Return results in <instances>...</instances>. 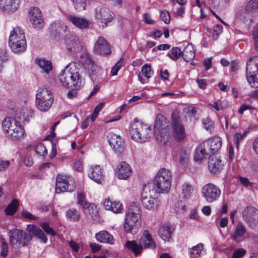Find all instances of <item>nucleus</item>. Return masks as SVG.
I'll use <instances>...</instances> for the list:
<instances>
[{"label": "nucleus", "mask_w": 258, "mask_h": 258, "mask_svg": "<svg viewBox=\"0 0 258 258\" xmlns=\"http://www.w3.org/2000/svg\"><path fill=\"white\" fill-rule=\"evenodd\" d=\"M74 181L71 177L59 174L56 178L55 192L59 194L61 192H71L75 189Z\"/></svg>", "instance_id": "15"}, {"label": "nucleus", "mask_w": 258, "mask_h": 258, "mask_svg": "<svg viewBox=\"0 0 258 258\" xmlns=\"http://www.w3.org/2000/svg\"><path fill=\"white\" fill-rule=\"evenodd\" d=\"M85 65L88 69L90 77L93 82L99 81L102 79L101 76L103 70L95 64L90 58L87 57L86 58Z\"/></svg>", "instance_id": "18"}, {"label": "nucleus", "mask_w": 258, "mask_h": 258, "mask_svg": "<svg viewBox=\"0 0 258 258\" xmlns=\"http://www.w3.org/2000/svg\"><path fill=\"white\" fill-rule=\"evenodd\" d=\"M242 217L248 227L258 231V210L252 206L246 207L242 212Z\"/></svg>", "instance_id": "16"}, {"label": "nucleus", "mask_w": 258, "mask_h": 258, "mask_svg": "<svg viewBox=\"0 0 258 258\" xmlns=\"http://www.w3.org/2000/svg\"><path fill=\"white\" fill-rule=\"evenodd\" d=\"M141 72L142 75L147 79L151 78L154 74L151 66L147 63L142 67Z\"/></svg>", "instance_id": "47"}, {"label": "nucleus", "mask_w": 258, "mask_h": 258, "mask_svg": "<svg viewBox=\"0 0 258 258\" xmlns=\"http://www.w3.org/2000/svg\"><path fill=\"white\" fill-rule=\"evenodd\" d=\"M160 18L165 24H169L170 22V15L166 10H163L161 12Z\"/></svg>", "instance_id": "57"}, {"label": "nucleus", "mask_w": 258, "mask_h": 258, "mask_svg": "<svg viewBox=\"0 0 258 258\" xmlns=\"http://www.w3.org/2000/svg\"><path fill=\"white\" fill-rule=\"evenodd\" d=\"M141 224L140 208L136 204H131L126 213L124 229L126 232H136Z\"/></svg>", "instance_id": "5"}, {"label": "nucleus", "mask_w": 258, "mask_h": 258, "mask_svg": "<svg viewBox=\"0 0 258 258\" xmlns=\"http://www.w3.org/2000/svg\"><path fill=\"white\" fill-rule=\"evenodd\" d=\"M94 16L97 22L101 24L102 28L105 27L108 23L112 21L114 14L107 8L98 6L94 10Z\"/></svg>", "instance_id": "14"}, {"label": "nucleus", "mask_w": 258, "mask_h": 258, "mask_svg": "<svg viewBox=\"0 0 258 258\" xmlns=\"http://www.w3.org/2000/svg\"><path fill=\"white\" fill-rule=\"evenodd\" d=\"M108 141L114 152L120 153L123 150V141L119 135L113 133H109L107 135Z\"/></svg>", "instance_id": "21"}, {"label": "nucleus", "mask_w": 258, "mask_h": 258, "mask_svg": "<svg viewBox=\"0 0 258 258\" xmlns=\"http://www.w3.org/2000/svg\"><path fill=\"white\" fill-rule=\"evenodd\" d=\"M166 123L165 117L162 114H158L154 125V133L157 141L161 144L166 143L170 137L169 128Z\"/></svg>", "instance_id": "9"}, {"label": "nucleus", "mask_w": 258, "mask_h": 258, "mask_svg": "<svg viewBox=\"0 0 258 258\" xmlns=\"http://www.w3.org/2000/svg\"><path fill=\"white\" fill-rule=\"evenodd\" d=\"M103 205L106 210L115 213H120L122 211V205L119 202L112 201L108 199H105Z\"/></svg>", "instance_id": "30"}, {"label": "nucleus", "mask_w": 258, "mask_h": 258, "mask_svg": "<svg viewBox=\"0 0 258 258\" xmlns=\"http://www.w3.org/2000/svg\"><path fill=\"white\" fill-rule=\"evenodd\" d=\"M41 227L47 234H50L51 236H54L56 234V232L49 227L47 223H42Z\"/></svg>", "instance_id": "54"}, {"label": "nucleus", "mask_w": 258, "mask_h": 258, "mask_svg": "<svg viewBox=\"0 0 258 258\" xmlns=\"http://www.w3.org/2000/svg\"><path fill=\"white\" fill-rule=\"evenodd\" d=\"M74 168L78 172H81L83 170L82 161L80 159L76 160L74 164Z\"/></svg>", "instance_id": "60"}, {"label": "nucleus", "mask_w": 258, "mask_h": 258, "mask_svg": "<svg viewBox=\"0 0 258 258\" xmlns=\"http://www.w3.org/2000/svg\"><path fill=\"white\" fill-rule=\"evenodd\" d=\"M104 105V103H100L98 105L96 106V107L95 108L92 114L89 116L92 120V121H94L96 118L97 117V115L99 114V112L100 111V110L102 109Z\"/></svg>", "instance_id": "53"}, {"label": "nucleus", "mask_w": 258, "mask_h": 258, "mask_svg": "<svg viewBox=\"0 0 258 258\" xmlns=\"http://www.w3.org/2000/svg\"><path fill=\"white\" fill-rule=\"evenodd\" d=\"M168 55L173 60H176L182 56V51L177 47H173L168 53Z\"/></svg>", "instance_id": "45"}, {"label": "nucleus", "mask_w": 258, "mask_h": 258, "mask_svg": "<svg viewBox=\"0 0 258 258\" xmlns=\"http://www.w3.org/2000/svg\"><path fill=\"white\" fill-rule=\"evenodd\" d=\"M30 20L36 29H40L44 27V21L40 10L36 7H32L29 11Z\"/></svg>", "instance_id": "20"}, {"label": "nucleus", "mask_w": 258, "mask_h": 258, "mask_svg": "<svg viewBox=\"0 0 258 258\" xmlns=\"http://www.w3.org/2000/svg\"><path fill=\"white\" fill-rule=\"evenodd\" d=\"M22 215L23 217L30 219V220H35L36 217L32 215L30 212L27 211H23L22 212Z\"/></svg>", "instance_id": "61"}, {"label": "nucleus", "mask_w": 258, "mask_h": 258, "mask_svg": "<svg viewBox=\"0 0 258 258\" xmlns=\"http://www.w3.org/2000/svg\"><path fill=\"white\" fill-rule=\"evenodd\" d=\"M130 133L133 140L141 143L149 141L153 135L151 126L139 120L132 123Z\"/></svg>", "instance_id": "4"}, {"label": "nucleus", "mask_w": 258, "mask_h": 258, "mask_svg": "<svg viewBox=\"0 0 258 258\" xmlns=\"http://www.w3.org/2000/svg\"><path fill=\"white\" fill-rule=\"evenodd\" d=\"M203 127L208 132L211 133L214 129V122L209 117L204 118L202 120Z\"/></svg>", "instance_id": "46"}, {"label": "nucleus", "mask_w": 258, "mask_h": 258, "mask_svg": "<svg viewBox=\"0 0 258 258\" xmlns=\"http://www.w3.org/2000/svg\"><path fill=\"white\" fill-rule=\"evenodd\" d=\"M88 174L89 177L96 183H101L103 180L102 170L98 165L90 166Z\"/></svg>", "instance_id": "25"}, {"label": "nucleus", "mask_w": 258, "mask_h": 258, "mask_svg": "<svg viewBox=\"0 0 258 258\" xmlns=\"http://www.w3.org/2000/svg\"><path fill=\"white\" fill-rule=\"evenodd\" d=\"M9 234L10 244L14 247L26 246L32 239L31 235L16 228L10 230Z\"/></svg>", "instance_id": "12"}, {"label": "nucleus", "mask_w": 258, "mask_h": 258, "mask_svg": "<svg viewBox=\"0 0 258 258\" xmlns=\"http://www.w3.org/2000/svg\"><path fill=\"white\" fill-rule=\"evenodd\" d=\"M252 38L255 49L258 51V23L253 28Z\"/></svg>", "instance_id": "52"}, {"label": "nucleus", "mask_w": 258, "mask_h": 258, "mask_svg": "<svg viewBox=\"0 0 258 258\" xmlns=\"http://www.w3.org/2000/svg\"><path fill=\"white\" fill-rule=\"evenodd\" d=\"M68 220L72 222H77L80 218V213L77 209L72 208L69 209L66 213Z\"/></svg>", "instance_id": "40"}, {"label": "nucleus", "mask_w": 258, "mask_h": 258, "mask_svg": "<svg viewBox=\"0 0 258 258\" xmlns=\"http://www.w3.org/2000/svg\"><path fill=\"white\" fill-rule=\"evenodd\" d=\"M219 187L212 183L205 184L201 189V195L208 203H212L218 201L221 196Z\"/></svg>", "instance_id": "13"}, {"label": "nucleus", "mask_w": 258, "mask_h": 258, "mask_svg": "<svg viewBox=\"0 0 258 258\" xmlns=\"http://www.w3.org/2000/svg\"><path fill=\"white\" fill-rule=\"evenodd\" d=\"M36 99H46L48 103H53V101L52 93L45 87H41L38 89L36 94Z\"/></svg>", "instance_id": "31"}, {"label": "nucleus", "mask_w": 258, "mask_h": 258, "mask_svg": "<svg viewBox=\"0 0 258 258\" xmlns=\"http://www.w3.org/2000/svg\"><path fill=\"white\" fill-rule=\"evenodd\" d=\"M27 230L33 235L38 237L44 243H46L47 238L43 232L39 227L34 225H28L27 227Z\"/></svg>", "instance_id": "36"}, {"label": "nucleus", "mask_w": 258, "mask_h": 258, "mask_svg": "<svg viewBox=\"0 0 258 258\" xmlns=\"http://www.w3.org/2000/svg\"><path fill=\"white\" fill-rule=\"evenodd\" d=\"M77 11L81 12L86 9V0H70Z\"/></svg>", "instance_id": "43"}, {"label": "nucleus", "mask_w": 258, "mask_h": 258, "mask_svg": "<svg viewBox=\"0 0 258 258\" xmlns=\"http://www.w3.org/2000/svg\"><path fill=\"white\" fill-rule=\"evenodd\" d=\"M52 103H48L46 100L36 99V106L38 109L42 112L47 111L50 108Z\"/></svg>", "instance_id": "41"}, {"label": "nucleus", "mask_w": 258, "mask_h": 258, "mask_svg": "<svg viewBox=\"0 0 258 258\" xmlns=\"http://www.w3.org/2000/svg\"><path fill=\"white\" fill-rule=\"evenodd\" d=\"M94 52L101 56H107L109 55L111 51L110 45L105 39L99 36L95 43Z\"/></svg>", "instance_id": "19"}, {"label": "nucleus", "mask_w": 258, "mask_h": 258, "mask_svg": "<svg viewBox=\"0 0 258 258\" xmlns=\"http://www.w3.org/2000/svg\"><path fill=\"white\" fill-rule=\"evenodd\" d=\"M115 174L118 179L126 180L132 175V170L128 164L122 161L117 165Z\"/></svg>", "instance_id": "22"}, {"label": "nucleus", "mask_w": 258, "mask_h": 258, "mask_svg": "<svg viewBox=\"0 0 258 258\" xmlns=\"http://www.w3.org/2000/svg\"><path fill=\"white\" fill-rule=\"evenodd\" d=\"M196 49L191 43L186 45L182 51V57L186 61L192 60L195 57Z\"/></svg>", "instance_id": "33"}, {"label": "nucleus", "mask_w": 258, "mask_h": 258, "mask_svg": "<svg viewBox=\"0 0 258 258\" xmlns=\"http://www.w3.org/2000/svg\"><path fill=\"white\" fill-rule=\"evenodd\" d=\"M224 161L217 157H212L209 161V169L212 173H216L223 169Z\"/></svg>", "instance_id": "32"}, {"label": "nucleus", "mask_w": 258, "mask_h": 258, "mask_svg": "<svg viewBox=\"0 0 258 258\" xmlns=\"http://www.w3.org/2000/svg\"><path fill=\"white\" fill-rule=\"evenodd\" d=\"M125 246L128 249L132 250L136 255L140 253L144 248L154 249L156 248L155 243L147 230L144 231L139 243L135 240L127 241Z\"/></svg>", "instance_id": "6"}, {"label": "nucleus", "mask_w": 258, "mask_h": 258, "mask_svg": "<svg viewBox=\"0 0 258 258\" xmlns=\"http://www.w3.org/2000/svg\"><path fill=\"white\" fill-rule=\"evenodd\" d=\"M20 0H0V9L8 13L14 12L19 7Z\"/></svg>", "instance_id": "26"}, {"label": "nucleus", "mask_w": 258, "mask_h": 258, "mask_svg": "<svg viewBox=\"0 0 258 258\" xmlns=\"http://www.w3.org/2000/svg\"><path fill=\"white\" fill-rule=\"evenodd\" d=\"M123 61V58L121 57L112 68L110 73L112 76L116 75L118 71L121 69L122 66Z\"/></svg>", "instance_id": "51"}, {"label": "nucleus", "mask_w": 258, "mask_h": 258, "mask_svg": "<svg viewBox=\"0 0 258 258\" xmlns=\"http://www.w3.org/2000/svg\"><path fill=\"white\" fill-rule=\"evenodd\" d=\"M21 111L16 112L15 117H6L2 122V127L6 135L14 141H19L24 138L25 131L20 120L24 119Z\"/></svg>", "instance_id": "1"}, {"label": "nucleus", "mask_w": 258, "mask_h": 258, "mask_svg": "<svg viewBox=\"0 0 258 258\" xmlns=\"http://www.w3.org/2000/svg\"><path fill=\"white\" fill-rule=\"evenodd\" d=\"M204 244L202 243L188 249L190 258H201L204 253Z\"/></svg>", "instance_id": "37"}, {"label": "nucleus", "mask_w": 258, "mask_h": 258, "mask_svg": "<svg viewBox=\"0 0 258 258\" xmlns=\"http://www.w3.org/2000/svg\"><path fill=\"white\" fill-rule=\"evenodd\" d=\"M246 252V250L242 248H238L234 251L232 258H242Z\"/></svg>", "instance_id": "55"}, {"label": "nucleus", "mask_w": 258, "mask_h": 258, "mask_svg": "<svg viewBox=\"0 0 258 258\" xmlns=\"http://www.w3.org/2000/svg\"><path fill=\"white\" fill-rule=\"evenodd\" d=\"M19 205L18 200H13L5 209V213L8 215H13L17 211Z\"/></svg>", "instance_id": "42"}, {"label": "nucleus", "mask_w": 258, "mask_h": 258, "mask_svg": "<svg viewBox=\"0 0 258 258\" xmlns=\"http://www.w3.org/2000/svg\"><path fill=\"white\" fill-rule=\"evenodd\" d=\"M223 27L220 25H216L213 29V39L216 40L219 36L222 33Z\"/></svg>", "instance_id": "50"}, {"label": "nucleus", "mask_w": 258, "mask_h": 258, "mask_svg": "<svg viewBox=\"0 0 258 258\" xmlns=\"http://www.w3.org/2000/svg\"><path fill=\"white\" fill-rule=\"evenodd\" d=\"M77 200L78 204L84 209H88L90 214L91 215L94 214V212H90V209H93V206H91V205L88 203L86 200L85 195L84 192H81L77 195Z\"/></svg>", "instance_id": "38"}, {"label": "nucleus", "mask_w": 258, "mask_h": 258, "mask_svg": "<svg viewBox=\"0 0 258 258\" xmlns=\"http://www.w3.org/2000/svg\"><path fill=\"white\" fill-rule=\"evenodd\" d=\"M10 165L9 161H0V171H3L8 168Z\"/></svg>", "instance_id": "63"}, {"label": "nucleus", "mask_w": 258, "mask_h": 258, "mask_svg": "<svg viewBox=\"0 0 258 258\" xmlns=\"http://www.w3.org/2000/svg\"><path fill=\"white\" fill-rule=\"evenodd\" d=\"M245 11L248 13H253L258 10V0H250L245 7Z\"/></svg>", "instance_id": "44"}, {"label": "nucleus", "mask_w": 258, "mask_h": 258, "mask_svg": "<svg viewBox=\"0 0 258 258\" xmlns=\"http://www.w3.org/2000/svg\"><path fill=\"white\" fill-rule=\"evenodd\" d=\"M171 126L172 135L177 141H181L186 138L185 127L181 116L177 112H173L171 114Z\"/></svg>", "instance_id": "11"}, {"label": "nucleus", "mask_w": 258, "mask_h": 258, "mask_svg": "<svg viewBox=\"0 0 258 258\" xmlns=\"http://www.w3.org/2000/svg\"><path fill=\"white\" fill-rule=\"evenodd\" d=\"M0 243L2 247L1 255L5 257L8 252V244L5 238L2 236H0Z\"/></svg>", "instance_id": "48"}, {"label": "nucleus", "mask_w": 258, "mask_h": 258, "mask_svg": "<svg viewBox=\"0 0 258 258\" xmlns=\"http://www.w3.org/2000/svg\"><path fill=\"white\" fill-rule=\"evenodd\" d=\"M96 240L101 243L113 244L114 240L113 236L107 231H101L95 235Z\"/></svg>", "instance_id": "35"}, {"label": "nucleus", "mask_w": 258, "mask_h": 258, "mask_svg": "<svg viewBox=\"0 0 258 258\" xmlns=\"http://www.w3.org/2000/svg\"><path fill=\"white\" fill-rule=\"evenodd\" d=\"M25 165L28 167H30L33 164V161L31 156H27L24 159Z\"/></svg>", "instance_id": "62"}, {"label": "nucleus", "mask_w": 258, "mask_h": 258, "mask_svg": "<svg viewBox=\"0 0 258 258\" xmlns=\"http://www.w3.org/2000/svg\"><path fill=\"white\" fill-rule=\"evenodd\" d=\"M67 19L74 26L82 30L88 29L92 25V22L90 20L83 17L69 15L67 16Z\"/></svg>", "instance_id": "23"}, {"label": "nucleus", "mask_w": 258, "mask_h": 258, "mask_svg": "<svg viewBox=\"0 0 258 258\" xmlns=\"http://www.w3.org/2000/svg\"><path fill=\"white\" fill-rule=\"evenodd\" d=\"M193 191L194 188L191 184L185 182L181 185L180 196L184 200H188L192 197Z\"/></svg>", "instance_id": "34"}, {"label": "nucleus", "mask_w": 258, "mask_h": 258, "mask_svg": "<svg viewBox=\"0 0 258 258\" xmlns=\"http://www.w3.org/2000/svg\"><path fill=\"white\" fill-rule=\"evenodd\" d=\"M246 234L245 227L241 223L238 224L231 235V238L236 242H240L243 240Z\"/></svg>", "instance_id": "29"}, {"label": "nucleus", "mask_w": 258, "mask_h": 258, "mask_svg": "<svg viewBox=\"0 0 258 258\" xmlns=\"http://www.w3.org/2000/svg\"><path fill=\"white\" fill-rule=\"evenodd\" d=\"M35 62L42 70L46 74L49 73L52 69V63L48 60L44 59L38 58L36 59Z\"/></svg>", "instance_id": "39"}, {"label": "nucleus", "mask_w": 258, "mask_h": 258, "mask_svg": "<svg viewBox=\"0 0 258 258\" xmlns=\"http://www.w3.org/2000/svg\"><path fill=\"white\" fill-rule=\"evenodd\" d=\"M204 143L211 155L217 152L222 146V139L218 136H215L212 139L205 141Z\"/></svg>", "instance_id": "24"}, {"label": "nucleus", "mask_w": 258, "mask_h": 258, "mask_svg": "<svg viewBox=\"0 0 258 258\" xmlns=\"http://www.w3.org/2000/svg\"><path fill=\"white\" fill-rule=\"evenodd\" d=\"M174 231V228L173 226L169 225H164L159 228L158 234L163 240L169 241Z\"/></svg>", "instance_id": "28"}, {"label": "nucleus", "mask_w": 258, "mask_h": 258, "mask_svg": "<svg viewBox=\"0 0 258 258\" xmlns=\"http://www.w3.org/2000/svg\"><path fill=\"white\" fill-rule=\"evenodd\" d=\"M64 43L67 49L72 53L79 52L83 47L79 36L73 33L69 34L65 36Z\"/></svg>", "instance_id": "17"}, {"label": "nucleus", "mask_w": 258, "mask_h": 258, "mask_svg": "<svg viewBox=\"0 0 258 258\" xmlns=\"http://www.w3.org/2000/svg\"><path fill=\"white\" fill-rule=\"evenodd\" d=\"M186 210V206L181 201H178L175 206V210L177 213H183Z\"/></svg>", "instance_id": "56"}, {"label": "nucleus", "mask_w": 258, "mask_h": 258, "mask_svg": "<svg viewBox=\"0 0 258 258\" xmlns=\"http://www.w3.org/2000/svg\"><path fill=\"white\" fill-rule=\"evenodd\" d=\"M246 76L251 87H258V56L251 57L247 60Z\"/></svg>", "instance_id": "10"}, {"label": "nucleus", "mask_w": 258, "mask_h": 258, "mask_svg": "<svg viewBox=\"0 0 258 258\" xmlns=\"http://www.w3.org/2000/svg\"><path fill=\"white\" fill-rule=\"evenodd\" d=\"M7 60L6 51L4 49H0V72L2 70V64L4 62Z\"/></svg>", "instance_id": "59"}, {"label": "nucleus", "mask_w": 258, "mask_h": 258, "mask_svg": "<svg viewBox=\"0 0 258 258\" xmlns=\"http://www.w3.org/2000/svg\"><path fill=\"white\" fill-rule=\"evenodd\" d=\"M9 45L15 53L23 52L26 50L27 44L24 32L19 27L14 28L10 32Z\"/></svg>", "instance_id": "7"}, {"label": "nucleus", "mask_w": 258, "mask_h": 258, "mask_svg": "<svg viewBox=\"0 0 258 258\" xmlns=\"http://www.w3.org/2000/svg\"><path fill=\"white\" fill-rule=\"evenodd\" d=\"M239 180L240 183L244 186L246 187H248V186L250 185V183L248 179V178L246 177H239Z\"/></svg>", "instance_id": "64"}, {"label": "nucleus", "mask_w": 258, "mask_h": 258, "mask_svg": "<svg viewBox=\"0 0 258 258\" xmlns=\"http://www.w3.org/2000/svg\"><path fill=\"white\" fill-rule=\"evenodd\" d=\"M208 155H211L208 149L206 147L204 142L196 148L195 152L194 159L195 162L201 163L203 160L206 158Z\"/></svg>", "instance_id": "27"}, {"label": "nucleus", "mask_w": 258, "mask_h": 258, "mask_svg": "<svg viewBox=\"0 0 258 258\" xmlns=\"http://www.w3.org/2000/svg\"><path fill=\"white\" fill-rule=\"evenodd\" d=\"M35 153L42 156L47 154V150L44 145L41 143H38L35 147Z\"/></svg>", "instance_id": "49"}, {"label": "nucleus", "mask_w": 258, "mask_h": 258, "mask_svg": "<svg viewBox=\"0 0 258 258\" xmlns=\"http://www.w3.org/2000/svg\"><path fill=\"white\" fill-rule=\"evenodd\" d=\"M245 133H244L243 135L239 133H236L234 136V142L236 145L237 149H238L239 143L243 139V137L245 135Z\"/></svg>", "instance_id": "58"}, {"label": "nucleus", "mask_w": 258, "mask_h": 258, "mask_svg": "<svg viewBox=\"0 0 258 258\" xmlns=\"http://www.w3.org/2000/svg\"><path fill=\"white\" fill-rule=\"evenodd\" d=\"M172 174L170 171L165 168L160 169L153 181V188L158 194L169 192L171 183Z\"/></svg>", "instance_id": "3"}, {"label": "nucleus", "mask_w": 258, "mask_h": 258, "mask_svg": "<svg viewBox=\"0 0 258 258\" xmlns=\"http://www.w3.org/2000/svg\"><path fill=\"white\" fill-rule=\"evenodd\" d=\"M141 201L143 207L150 211L157 209L160 204L157 193L151 188L150 185L144 186L141 193Z\"/></svg>", "instance_id": "8"}, {"label": "nucleus", "mask_w": 258, "mask_h": 258, "mask_svg": "<svg viewBox=\"0 0 258 258\" xmlns=\"http://www.w3.org/2000/svg\"><path fill=\"white\" fill-rule=\"evenodd\" d=\"M79 64L75 62H70L59 75L61 84L68 88L79 89L81 86V78L79 73Z\"/></svg>", "instance_id": "2"}]
</instances>
